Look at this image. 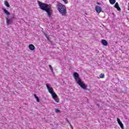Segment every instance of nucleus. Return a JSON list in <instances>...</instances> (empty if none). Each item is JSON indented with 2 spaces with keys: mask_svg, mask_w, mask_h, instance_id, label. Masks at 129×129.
Segmentation results:
<instances>
[{
  "mask_svg": "<svg viewBox=\"0 0 129 129\" xmlns=\"http://www.w3.org/2000/svg\"><path fill=\"white\" fill-rule=\"evenodd\" d=\"M37 4L40 10L46 12L48 18H51V17H52V14H53V10H52V7H51L50 5H48L39 1H37Z\"/></svg>",
  "mask_w": 129,
  "mask_h": 129,
  "instance_id": "nucleus-1",
  "label": "nucleus"
},
{
  "mask_svg": "<svg viewBox=\"0 0 129 129\" xmlns=\"http://www.w3.org/2000/svg\"><path fill=\"white\" fill-rule=\"evenodd\" d=\"M73 77H74L76 82H77V84H78L82 89H87V86H86L85 84L82 82L81 79L79 77V74H78V73L74 72Z\"/></svg>",
  "mask_w": 129,
  "mask_h": 129,
  "instance_id": "nucleus-2",
  "label": "nucleus"
},
{
  "mask_svg": "<svg viewBox=\"0 0 129 129\" xmlns=\"http://www.w3.org/2000/svg\"><path fill=\"white\" fill-rule=\"evenodd\" d=\"M57 10L58 12L61 15V16H64L66 17V14H67L66 7L65 5L62 4L61 3H58L56 6Z\"/></svg>",
  "mask_w": 129,
  "mask_h": 129,
  "instance_id": "nucleus-3",
  "label": "nucleus"
},
{
  "mask_svg": "<svg viewBox=\"0 0 129 129\" xmlns=\"http://www.w3.org/2000/svg\"><path fill=\"white\" fill-rule=\"evenodd\" d=\"M46 86L47 87V90L48 92L50 93L52 98L55 100V102H59V98L56 93H54V90H53V88L50 87L49 86V84H46Z\"/></svg>",
  "mask_w": 129,
  "mask_h": 129,
  "instance_id": "nucleus-4",
  "label": "nucleus"
},
{
  "mask_svg": "<svg viewBox=\"0 0 129 129\" xmlns=\"http://www.w3.org/2000/svg\"><path fill=\"white\" fill-rule=\"evenodd\" d=\"M95 10L98 14H100L102 11V8H101V7H99V6H96L95 7Z\"/></svg>",
  "mask_w": 129,
  "mask_h": 129,
  "instance_id": "nucleus-5",
  "label": "nucleus"
},
{
  "mask_svg": "<svg viewBox=\"0 0 129 129\" xmlns=\"http://www.w3.org/2000/svg\"><path fill=\"white\" fill-rule=\"evenodd\" d=\"M6 20L7 26H9V25H11V24L13 23V19H9V18L6 17Z\"/></svg>",
  "mask_w": 129,
  "mask_h": 129,
  "instance_id": "nucleus-6",
  "label": "nucleus"
},
{
  "mask_svg": "<svg viewBox=\"0 0 129 129\" xmlns=\"http://www.w3.org/2000/svg\"><path fill=\"white\" fill-rule=\"evenodd\" d=\"M117 121L118 124L120 125L121 128L124 129V127H123V124L122 123V122H121V121H120V119H119V118H117Z\"/></svg>",
  "mask_w": 129,
  "mask_h": 129,
  "instance_id": "nucleus-7",
  "label": "nucleus"
},
{
  "mask_svg": "<svg viewBox=\"0 0 129 129\" xmlns=\"http://www.w3.org/2000/svg\"><path fill=\"white\" fill-rule=\"evenodd\" d=\"M114 8L115 9H117V10L119 11H121V9H120V7H119V5H118V3H116L114 5Z\"/></svg>",
  "mask_w": 129,
  "mask_h": 129,
  "instance_id": "nucleus-8",
  "label": "nucleus"
},
{
  "mask_svg": "<svg viewBox=\"0 0 129 129\" xmlns=\"http://www.w3.org/2000/svg\"><path fill=\"white\" fill-rule=\"evenodd\" d=\"M101 43L103 46H107L108 45V42H107L105 39L102 40Z\"/></svg>",
  "mask_w": 129,
  "mask_h": 129,
  "instance_id": "nucleus-9",
  "label": "nucleus"
},
{
  "mask_svg": "<svg viewBox=\"0 0 129 129\" xmlns=\"http://www.w3.org/2000/svg\"><path fill=\"white\" fill-rule=\"evenodd\" d=\"M3 11L5 14H6L7 16H10V15H11V13L9 12V11H8L7 9L4 8Z\"/></svg>",
  "mask_w": 129,
  "mask_h": 129,
  "instance_id": "nucleus-10",
  "label": "nucleus"
},
{
  "mask_svg": "<svg viewBox=\"0 0 129 129\" xmlns=\"http://www.w3.org/2000/svg\"><path fill=\"white\" fill-rule=\"evenodd\" d=\"M34 98L36 99V102H40V98H39V97H38L36 94H34Z\"/></svg>",
  "mask_w": 129,
  "mask_h": 129,
  "instance_id": "nucleus-11",
  "label": "nucleus"
},
{
  "mask_svg": "<svg viewBox=\"0 0 129 129\" xmlns=\"http://www.w3.org/2000/svg\"><path fill=\"white\" fill-rule=\"evenodd\" d=\"M116 0H109V3L111 5H114Z\"/></svg>",
  "mask_w": 129,
  "mask_h": 129,
  "instance_id": "nucleus-12",
  "label": "nucleus"
},
{
  "mask_svg": "<svg viewBox=\"0 0 129 129\" xmlns=\"http://www.w3.org/2000/svg\"><path fill=\"white\" fill-rule=\"evenodd\" d=\"M4 4L7 8H10V4L8 1H5Z\"/></svg>",
  "mask_w": 129,
  "mask_h": 129,
  "instance_id": "nucleus-13",
  "label": "nucleus"
},
{
  "mask_svg": "<svg viewBox=\"0 0 129 129\" xmlns=\"http://www.w3.org/2000/svg\"><path fill=\"white\" fill-rule=\"evenodd\" d=\"M55 112L56 113H59L61 112V111H60V110H59V109L55 108Z\"/></svg>",
  "mask_w": 129,
  "mask_h": 129,
  "instance_id": "nucleus-14",
  "label": "nucleus"
},
{
  "mask_svg": "<svg viewBox=\"0 0 129 129\" xmlns=\"http://www.w3.org/2000/svg\"><path fill=\"white\" fill-rule=\"evenodd\" d=\"M29 48L30 50H31L32 51H33V44H30L29 45Z\"/></svg>",
  "mask_w": 129,
  "mask_h": 129,
  "instance_id": "nucleus-15",
  "label": "nucleus"
},
{
  "mask_svg": "<svg viewBox=\"0 0 129 129\" xmlns=\"http://www.w3.org/2000/svg\"><path fill=\"white\" fill-rule=\"evenodd\" d=\"M48 66H49V68H50V69L51 72L53 73V68L52 67V66H51V65L49 64Z\"/></svg>",
  "mask_w": 129,
  "mask_h": 129,
  "instance_id": "nucleus-16",
  "label": "nucleus"
},
{
  "mask_svg": "<svg viewBox=\"0 0 129 129\" xmlns=\"http://www.w3.org/2000/svg\"><path fill=\"white\" fill-rule=\"evenodd\" d=\"M100 78H104V74H101L99 75Z\"/></svg>",
  "mask_w": 129,
  "mask_h": 129,
  "instance_id": "nucleus-17",
  "label": "nucleus"
},
{
  "mask_svg": "<svg viewBox=\"0 0 129 129\" xmlns=\"http://www.w3.org/2000/svg\"><path fill=\"white\" fill-rule=\"evenodd\" d=\"M44 36L46 37V39H47L48 40H49V37H47V34L44 33Z\"/></svg>",
  "mask_w": 129,
  "mask_h": 129,
  "instance_id": "nucleus-18",
  "label": "nucleus"
},
{
  "mask_svg": "<svg viewBox=\"0 0 129 129\" xmlns=\"http://www.w3.org/2000/svg\"><path fill=\"white\" fill-rule=\"evenodd\" d=\"M62 2H64V4H67L68 3V0H62Z\"/></svg>",
  "mask_w": 129,
  "mask_h": 129,
  "instance_id": "nucleus-19",
  "label": "nucleus"
},
{
  "mask_svg": "<svg viewBox=\"0 0 129 129\" xmlns=\"http://www.w3.org/2000/svg\"><path fill=\"white\" fill-rule=\"evenodd\" d=\"M66 120H67V122L70 124V121H69V120H68V118H66Z\"/></svg>",
  "mask_w": 129,
  "mask_h": 129,
  "instance_id": "nucleus-20",
  "label": "nucleus"
},
{
  "mask_svg": "<svg viewBox=\"0 0 129 129\" xmlns=\"http://www.w3.org/2000/svg\"><path fill=\"white\" fill-rule=\"evenodd\" d=\"M96 5H98L99 6H100V5H101V3H100L99 2H97Z\"/></svg>",
  "mask_w": 129,
  "mask_h": 129,
  "instance_id": "nucleus-21",
  "label": "nucleus"
},
{
  "mask_svg": "<svg viewBox=\"0 0 129 129\" xmlns=\"http://www.w3.org/2000/svg\"><path fill=\"white\" fill-rule=\"evenodd\" d=\"M34 50H35V46L33 45V51H34Z\"/></svg>",
  "mask_w": 129,
  "mask_h": 129,
  "instance_id": "nucleus-22",
  "label": "nucleus"
},
{
  "mask_svg": "<svg viewBox=\"0 0 129 129\" xmlns=\"http://www.w3.org/2000/svg\"><path fill=\"white\" fill-rule=\"evenodd\" d=\"M96 105H97V106H99V104H96Z\"/></svg>",
  "mask_w": 129,
  "mask_h": 129,
  "instance_id": "nucleus-23",
  "label": "nucleus"
},
{
  "mask_svg": "<svg viewBox=\"0 0 129 129\" xmlns=\"http://www.w3.org/2000/svg\"><path fill=\"white\" fill-rule=\"evenodd\" d=\"M70 126L71 127H72V125L70 123Z\"/></svg>",
  "mask_w": 129,
  "mask_h": 129,
  "instance_id": "nucleus-24",
  "label": "nucleus"
},
{
  "mask_svg": "<svg viewBox=\"0 0 129 129\" xmlns=\"http://www.w3.org/2000/svg\"><path fill=\"white\" fill-rule=\"evenodd\" d=\"M127 20H128V18H127Z\"/></svg>",
  "mask_w": 129,
  "mask_h": 129,
  "instance_id": "nucleus-25",
  "label": "nucleus"
}]
</instances>
